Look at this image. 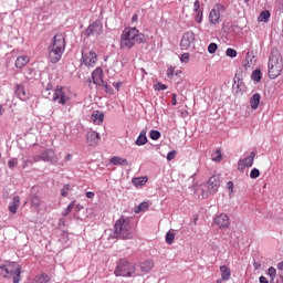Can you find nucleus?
I'll list each match as a JSON object with an SVG mask.
<instances>
[{
  "label": "nucleus",
  "instance_id": "f257e3e1",
  "mask_svg": "<svg viewBox=\"0 0 283 283\" xmlns=\"http://www.w3.org/2000/svg\"><path fill=\"white\" fill-rule=\"evenodd\" d=\"M136 43H147V38L136 28H126L120 36V48L132 50Z\"/></svg>",
  "mask_w": 283,
  "mask_h": 283
},
{
  "label": "nucleus",
  "instance_id": "f03ea898",
  "mask_svg": "<svg viewBox=\"0 0 283 283\" xmlns=\"http://www.w3.org/2000/svg\"><path fill=\"white\" fill-rule=\"evenodd\" d=\"M283 72V59L277 51H273L268 63V76L272 81H275L277 76H282Z\"/></svg>",
  "mask_w": 283,
  "mask_h": 283
},
{
  "label": "nucleus",
  "instance_id": "7ed1b4c3",
  "mask_svg": "<svg viewBox=\"0 0 283 283\" xmlns=\"http://www.w3.org/2000/svg\"><path fill=\"white\" fill-rule=\"evenodd\" d=\"M115 233L117 238L122 240H132L134 238V231L132 230V221L129 218L119 217V219L115 222L114 226Z\"/></svg>",
  "mask_w": 283,
  "mask_h": 283
},
{
  "label": "nucleus",
  "instance_id": "20e7f679",
  "mask_svg": "<svg viewBox=\"0 0 283 283\" xmlns=\"http://www.w3.org/2000/svg\"><path fill=\"white\" fill-rule=\"evenodd\" d=\"M0 271L4 277H13V283L21 282V265L17 262H6L0 266Z\"/></svg>",
  "mask_w": 283,
  "mask_h": 283
},
{
  "label": "nucleus",
  "instance_id": "39448f33",
  "mask_svg": "<svg viewBox=\"0 0 283 283\" xmlns=\"http://www.w3.org/2000/svg\"><path fill=\"white\" fill-rule=\"evenodd\" d=\"M134 273H136V265L125 259L119 260L114 270L115 277H132Z\"/></svg>",
  "mask_w": 283,
  "mask_h": 283
},
{
  "label": "nucleus",
  "instance_id": "423d86ee",
  "mask_svg": "<svg viewBox=\"0 0 283 283\" xmlns=\"http://www.w3.org/2000/svg\"><path fill=\"white\" fill-rule=\"evenodd\" d=\"M52 101L59 105H67L70 103V90L63 86H56Z\"/></svg>",
  "mask_w": 283,
  "mask_h": 283
},
{
  "label": "nucleus",
  "instance_id": "0eeeda50",
  "mask_svg": "<svg viewBox=\"0 0 283 283\" xmlns=\"http://www.w3.org/2000/svg\"><path fill=\"white\" fill-rule=\"evenodd\" d=\"M220 12H224V6L216 4L213 9H211L209 13V23L210 25H220L222 21V15Z\"/></svg>",
  "mask_w": 283,
  "mask_h": 283
},
{
  "label": "nucleus",
  "instance_id": "6e6552de",
  "mask_svg": "<svg viewBox=\"0 0 283 283\" xmlns=\"http://www.w3.org/2000/svg\"><path fill=\"white\" fill-rule=\"evenodd\" d=\"M82 61L86 67H94V65H96V63L98 62V55L93 50H91V51L83 50L82 51Z\"/></svg>",
  "mask_w": 283,
  "mask_h": 283
},
{
  "label": "nucleus",
  "instance_id": "1a4fd4ad",
  "mask_svg": "<svg viewBox=\"0 0 283 283\" xmlns=\"http://www.w3.org/2000/svg\"><path fill=\"white\" fill-rule=\"evenodd\" d=\"M49 48H51L52 50H57L60 52H65V36L63 35V33H56Z\"/></svg>",
  "mask_w": 283,
  "mask_h": 283
},
{
  "label": "nucleus",
  "instance_id": "9d476101",
  "mask_svg": "<svg viewBox=\"0 0 283 283\" xmlns=\"http://www.w3.org/2000/svg\"><path fill=\"white\" fill-rule=\"evenodd\" d=\"M102 32H103V23L99 20H97L87 27V29L84 31V34L86 36H92V35L98 36V34H101Z\"/></svg>",
  "mask_w": 283,
  "mask_h": 283
},
{
  "label": "nucleus",
  "instance_id": "9b49d317",
  "mask_svg": "<svg viewBox=\"0 0 283 283\" xmlns=\"http://www.w3.org/2000/svg\"><path fill=\"white\" fill-rule=\"evenodd\" d=\"M193 41H196V34L192 31L186 32L181 38V50H189Z\"/></svg>",
  "mask_w": 283,
  "mask_h": 283
},
{
  "label": "nucleus",
  "instance_id": "f8f14e48",
  "mask_svg": "<svg viewBox=\"0 0 283 283\" xmlns=\"http://www.w3.org/2000/svg\"><path fill=\"white\" fill-rule=\"evenodd\" d=\"M209 193H218V189H220V176L213 175L207 182Z\"/></svg>",
  "mask_w": 283,
  "mask_h": 283
},
{
  "label": "nucleus",
  "instance_id": "ddd939ff",
  "mask_svg": "<svg viewBox=\"0 0 283 283\" xmlns=\"http://www.w3.org/2000/svg\"><path fill=\"white\" fill-rule=\"evenodd\" d=\"M86 140L91 147H96V145H98L101 142V134H98L96 130H88L86 134Z\"/></svg>",
  "mask_w": 283,
  "mask_h": 283
},
{
  "label": "nucleus",
  "instance_id": "4468645a",
  "mask_svg": "<svg viewBox=\"0 0 283 283\" xmlns=\"http://www.w3.org/2000/svg\"><path fill=\"white\" fill-rule=\"evenodd\" d=\"M30 205L32 211H34L35 213H41V205H43V200L38 195L31 196Z\"/></svg>",
  "mask_w": 283,
  "mask_h": 283
},
{
  "label": "nucleus",
  "instance_id": "2eb2a0df",
  "mask_svg": "<svg viewBox=\"0 0 283 283\" xmlns=\"http://www.w3.org/2000/svg\"><path fill=\"white\" fill-rule=\"evenodd\" d=\"M214 224H218L219 229H227L229 228L230 221L229 216L226 213H221L214 218Z\"/></svg>",
  "mask_w": 283,
  "mask_h": 283
},
{
  "label": "nucleus",
  "instance_id": "dca6fc26",
  "mask_svg": "<svg viewBox=\"0 0 283 283\" xmlns=\"http://www.w3.org/2000/svg\"><path fill=\"white\" fill-rule=\"evenodd\" d=\"M63 56V51L52 49L49 46V61L50 63H59Z\"/></svg>",
  "mask_w": 283,
  "mask_h": 283
},
{
  "label": "nucleus",
  "instance_id": "f3484780",
  "mask_svg": "<svg viewBox=\"0 0 283 283\" xmlns=\"http://www.w3.org/2000/svg\"><path fill=\"white\" fill-rule=\"evenodd\" d=\"M92 81L94 85H105V81H103V69L97 67L96 70L93 71L92 73Z\"/></svg>",
  "mask_w": 283,
  "mask_h": 283
},
{
  "label": "nucleus",
  "instance_id": "a211bd4d",
  "mask_svg": "<svg viewBox=\"0 0 283 283\" xmlns=\"http://www.w3.org/2000/svg\"><path fill=\"white\" fill-rule=\"evenodd\" d=\"M42 160L44 163H59V158L56 157V153L52 149H46L42 153Z\"/></svg>",
  "mask_w": 283,
  "mask_h": 283
},
{
  "label": "nucleus",
  "instance_id": "6ab92c4d",
  "mask_svg": "<svg viewBox=\"0 0 283 283\" xmlns=\"http://www.w3.org/2000/svg\"><path fill=\"white\" fill-rule=\"evenodd\" d=\"M15 94L18 98H20V101H28V98H30V96L25 92V86H23V84L15 85Z\"/></svg>",
  "mask_w": 283,
  "mask_h": 283
},
{
  "label": "nucleus",
  "instance_id": "aec40b11",
  "mask_svg": "<svg viewBox=\"0 0 283 283\" xmlns=\"http://www.w3.org/2000/svg\"><path fill=\"white\" fill-rule=\"evenodd\" d=\"M254 160H255V151H251L250 156L239 161V167H253Z\"/></svg>",
  "mask_w": 283,
  "mask_h": 283
},
{
  "label": "nucleus",
  "instance_id": "412c9836",
  "mask_svg": "<svg viewBox=\"0 0 283 283\" xmlns=\"http://www.w3.org/2000/svg\"><path fill=\"white\" fill-rule=\"evenodd\" d=\"M104 118H105V114L98 111H94L91 115V120L94 123V125H102Z\"/></svg>",
  "mask_w": 283,
  "mask_h": 283
},
{
  "label": "nucleus",
  "instance_id": "4be33fe9",
  "mask_svg": "<svg viewBox=\"0 0 283 283\" xmlns=\"http://www.w3.org/2000/svg\"><path fill=\"white\" fill-rule=\"evenodd\" d=\"M219 271L221 273V280L223 282H229L231 280V269L227 265H221L219 268Z\"/></svg>",
  "mask_w": 283,
  "mask_h": 283
},
{
  "label": "nucleus",
  "instance_id": "5701e85b",
  "mask_svg": "<svg viewBox=\"0 0 283 283\" xmlns=\"http://www.w3.org/2000/svg\"><path fill=\"white\" fill-rule=\"evenodd\" d=\"M260 101H262V95H260V93L253 94L250 98L251 109H258V107H260Z\"/></svg>",
  "mask_w": 283,
  "mask_h": 283
},
{
  "label": "nucleus",
  "instance_id": "b1692460",
  "mask_svg": "<svg viewBox=\"0 0 283 283\" xmlns=\"http://www.w3.org/2000/svg\"><path fill=\"white\" fill-rule=\"evenodd\" d=\"M28 63H30L29 56L27 55L18 56L15 60V67H18V70H22V67H25V65H28Z\"/></svg>",
  "mask_w": 283,
  "mask_h": 283
},
{
  "label": "nucleus",
  "instance_id": "393cba45",
  "mask_svg": "<svg viewBox=\"0 0 283 283\" xmlns=\"http://www.w3.org/2000/svg\"><path fill=\"white\" fill-rule=\"evenodd\" d=\"M19 207H21V197L15 196L12 199V205L9 206L10 213H17V211H19Z\"/></svg>",
  "mask_w": 283,
  "mask_h": 283
},
{
  "label": "nucleus",
  "instance_id": "a878e982",
  "mask_svg": "<svg viewBox=\"0 0 283 283\" xmlns=\"http://www.w3.org/2000/svg\"><path fill=\"white\" fill-rule=\"evenodd\" d=\"M135 145H137L138 147L143 146V145H147V130L143 129L139 134V136L137 137Z\"/></svg>",
  "mask_w": 283,
  "mask_h": 283
},
{
  "label": "nucleus",
  "instance_id": "bb28decb",
  "mask_svg": "<svg viewBox=\"0 0 283 283\" xmlns=\"http://www.w3.org/2000/svg\"><path fill=\"white\" fill-rule=\"evenodd\" d=\"M154 269V261L151 260H146L140 264V271L143 273H149Z\"/></svg>",
  "mask_w": 283,
  "mask_h": 283
},
{
  "label": "nucleus",
  "instance_id": "cd10ccee",
  "mask_svg": "<svg viewBox=\"0 0 283 283\" xmlns=\"http://www.w3.org/2000/svg\"><path fill=\"white\" fill-rule=\"evenodd\" d=\"M111 165L125 166L129 165V161L126 158L114 156L111 158Z\"/></svg>",
  "mask_w": 283,
  "mask_h": 283
},
{
  "label": "nucleus",
  "instance_id": "c85d7f7f",
  "mask_svg": "<svg viewBox=\"0 0 283 283\" xmlns=\"http://www.w3.org/2000/svg\"><path fill=\"white\" fill-rule=\"evenodd\" d=\"M269 19H271V12L265 10V11H262L258 18V21L260 23H269Z\"/></svg>",
  "mask_w": 283,
  "mask_h": 283
},
{
  "label": "nucleus",
  "instance_id": "c756f323",
  "mask_svg": "<svg viewBox=\"0 0 283 283\" xmlns=\"http://www.w3.org/2000/svg\"><path fill=\"white\" fill-rule=\"evenodd\" d=\"M253 65H255V56L251 57V53H247V60L244 63L245 70H251V67H253Z\"/></svg>",
  "mask_w": 283,
  "mask_h": 283
},
{
  "label": "nucleus",
  "instance_id": "7c9ffc66",
  "mask_svg": "<svg viewBox=\"0 0 283 283\" xmlns=\"http://www.w3.org/2000/svg\"><path fill=\"white\" fill-rule=\"evenodd\" d=\"M147 177H137L133 179V185L135 187H143L145 185H147Z\"/></svg>",
  "mask_w": 283,
  "mask_h": 283
},
{
  "label": "nucleus",
  "instance_id": "2f4dec72",
  "mask_svg": "<svg viewBox=\"0 0 283 283\" xmlns=\"http://www.w3.org/2000/svg\"><path fill=\"white\" fill-rule=\"evenodd\" d=\"M149 209V202L144 201L135 208V213H143Z\"/></svg>",
  "mask_w": 283,
  "mask_h": 283
},
{
  "label": "nucleus",
  "instance_id": "473e14b6",
  "mask_svg": "<svg viewBox=\"0 0 283 283\" xmlns=\"http://www.w3.org/2000/svg\"><path fill=\"white\" fill-rule=\"evenodd\" d=\"M251 78L254 81V83H260L262 81V71L254 70L252 72Z\"/></svg>",
  "mask_w": 283,
  "mask_h": 283
},
{
  "label": "nucleus",
  "instance_id": "72a5a7b5",
  "mask_svg": "<svg viewBox=\"0 0 283 283\" xmlns=\"http://www.w3.org/2000/svg\"><path fill=\"white\" fill-rule=\"evenodd\" d=\"M49 282H50V276L48 274H40L34 279V283H49Z\"/></svg>",
  "mask_w": 283,
  "mask_h": 283
},
{
  "label": "nucleus",
  "instance_id": "f704fd0d",
  "mask_svg": "<svg viewBox=\"0 0 283 283\" xmlns=\"http://www.w3.org/2000/svg\"><path fill=\"white\" fill-rule=\"evenodd\" d=\"M196 193L200 195L201 198L205 199V198H209V195H210L211 192H209V190L206 191L205 188H202V186H198V187L196 188Z\"/></svg>",
  "mask_w": 283,
  "mask_h": 283
},
{
  "label": "nucleus",
  "instance_id": "c9c22d12",
  "mask_svg": "<svg viewBox=\"0 0 283 283\" xmlns=\"http://www.w3.org/2000/svg\"><path fill=\"white\" fill-rule=\"evenodd\" d=\"M75 205H76V201H72V202L67 206L66 210H64V211L62 212L63 218H65V217L70 216V213H72V211L74 210Z\"/></svg>",
  "mask_w": 283,
  "mask_h": 283
},
{
  "label": "nucleus",
  "instance_id": "e433bc0d",
  "mask_svg": "<svg viewBox=\"0 0 283 283\" xmlns=\"http://www.w3.org/2000/svg\"><path fill=\"white\" fill-rule=\"evenodd\" d=\"M174 240H176V234L174 232L169 231L166 234V242L167 244H174Z\"/></svg>",
  "mask_w": 283,
  "mask_h": 283
},
{
  "label": "nucleus",
  "instance_id": "4c0bfd02",
  "mask_svg": "<svg viewBox=\"0 0 283 283\" xmlns=\"http://www.w3.org/2000/svg\"><path fill=\"white\" fill-rule=\"evenodd\" d=\"M212 160L214 163H220V160H222V153L220 150H216L213 154H212Z\"/></svg>",
  "mask_w": 283,
  "mask_h": 283
},
{
  "label": "nucleus",
  "instance_id": "58836bf2",
  "mask_svg": "<svg viewBox=\"0 0 283 283\" xmlns=\"http://www.w3.org/2000/svg\"><path fill=\"white\" fill-rule=\"evenodd\" d=\"M227 56H230V59H235V56H238V51H235V49H227L226 51Z\"/></svg>",
  "mask_w": 283,
  "mask_h": 283
},
{
  "label": "nucleus",
  "instance_id": "ea45409f",
  "mask_svg": "<svg viewBox=\"0 0 283 283\" xmlns=\"http://www.w3.org/2000/svg\"><path fill=\"white\" fill-rule=\"evenodd\" d=\"M268 275H270V277L273 282V280H275V277L277 275V270H275V268H273V266L269 268Z\"/></svg>",
  "mask_w": 283,
  "mask_h": 283
},
{
  "label": "nucleus",
  "instance_id": "a19ab883",
  "mask_svg": "<svg viewBox=\"0 0 283 283\" xmlns=\"http://www.w3.org/2000/svg\"><path fill=\"white\" fill-rule=\"evenodd\" d=\"M218 51V44L216 43H210L208 45V52L209 54H216V52Z\"/></svg>",
  "mask_w": 283,
  "mask_h": 283
},
{
  "label": "nucleus",
  "instance_id": "79ce46f5",
  "mask_svg": "<svg viewBox=\"0 0 283 283\" xmlns=\"http://www.w3.org/2000/svg\"><path fill=\"white\" fill-rule=\"evenodd\" d=\"M149 137L151 140H158L160 138V132L158 130H150Z\"/></svg>",
  "mask_w": 283,
  "mask_h": 283
},
{
  "label": "nucleus",
  "instance_id": "37998d69",
  "mask_svg": "<svg viewBox=\"0 0 283 283\" xmlns=\"http://www.w3.org/2000/svg\"><path fill=\"white\" fill-rule=\"evenodd\" d=\"M250 178H252V180L260 178V170L258 168H253L250 172Z\"/></svg>",
  "mask_w": 283,
  "mask_h": 283
},
{
  "label": "nucleus",
  "instance_id": "c03bdc74",
  "mask_svg": "<svg viewBox=\"0 0 283 283\" xmlns=\"http://www.w3.org/2000/svg\"><path fill=\"white\" fill-rule=\"evenodd\" d=\"M154 90H156V92H160V91L167 90V85L158 82L157 84L154 85Z\"/></svg>",
  "mask_w": 283,
  "mask_h": 283
},
{
  "label": "nucleus",
  "instance_id": "a18cd8bd",
  "mask_svg": "<svg viewBox=\"0 0 283 283\" xmlns=\"http://www.w3.org/2000/svg\"><path fill=\"white\" fill-rule=\"evenodd\" d=\"M202 19H203L202 11H196L195 21H196L197 23H202Z\"/></svg>",
  "mask_w": 283,
  "mask_h": 283
},
{
  "label": "nucleus",
  "instance_id": "49530a36",
  "mask_svg": "<svg viewBox=\"0 0 283 283\" xmlns=\"http://www.w3.org/2000/svg\"><path fill=\"white\" fill-rule=\"evenodd\" d=\"M17 165H19V160L17 158H12L8 161L9 169H14Z\"/></svg>",
  "mask_w": 283,
  "mask_h": 283
},
{
  "label": "nucleus",
  "instance_id": "de8ad7c7",
  "mask_svg": "<svg viewBox=\"0 0 283 283\" xmlns=\"http://www.w3.org/2000/svg\"><path fill=\"white\" fill-rule=\"evenodd\" d=\"M67 191H70V184H66L63 186L62 190H61V196L63 198H67Z\"/></svg>",
  "mask_w": 283,
  "mask_h": 283
},
{
  "label": "nucleus",
  "instance_id": "09e8293b",
  "mask_svg": "<svg viewBox=\"0 0 283 283\" xmlns=\"http://www.w3.org/2000/svg\"><path fill=\"white\" fill-rule=\"evenodd\" d=\"M177 154H178V153H177L176 150L169 151V153L167 154V160H169V161L174 160V159L176 158Z\"/></svg>",
  "mask_w": 283,
  "mask_h": 283
},
{
  "label": "nucleus",
  "instance_id": "8fccbe9b",
  "mask_svg": "<svg viewBox=\"0 0 283 283\" xmlns=\"http://www.w3.org/2000/svg\"><path fill=\"white\" fill-rule=\"evenodd\" d=\"M180 61H181V63H189V53H184L180 56Z\"/></svg>",
  "mask_w": 283,
  "mask_h": 283
},
{
  "label": "nucleus",
  "instance_id": "3c124183",
  "mask_svg": "<svg viewBox=\"0 0 283 283\" xmlns=\"http://www.w3.org/2000/svg\"><path fill=\"white\" fill-rule=\"evenodd\" d=\"M102 87H105V91L107 94H114V88L109 87L107 85V83L104 82V84L102 85Z\"/></svg>",
  "mask_w": 283,
  "mask_h": 283
},
{
  "label": "nucleus",
  "instance_id": "603ef678",
  "mask_svg": "<svg viewBox=\"0 0 283 283\" xmlns=\"http://www.w3.org/2000/svg\"><path fill=\"white\" fill-rule=\"evenodd\" d=\"M227 188L229 190L230 196H233V181H228Z\"/></svg>",
  "mask_w": 283,
  "mask_h": 283
},
{
  "label": "nucleus",
  "instance_id": "864d4df0",
  "mask_svg": "<svg viewBox=\"0 0 283 283\" xmlns=\"http://www.w3.org/2000/svg\"><path fill=\"white\" fill-rule=\"evenodd\" d=\"M193 8H195V12H202V10H200V1L196 0Z\"/></svg>",
  "mask_w": 283,
  "mask_h": 283
},
{
  "label": "nucleus",
  "instance_id": "5fc2aeb1",
  "mask_svg": "<svg viewBox=\"0 0 283 283\" xmlns=\"http://www.w3.org/2000/svg\"><path fill=\"white\" fill-rule=\"evenodd\" d=\"M43 160V155H36L33 157V163H41Z\"/></svg>",
  "mask_w": 283,
  "mask_h": 283
},
{
  "label": "nucleus",
  "instance_id": "6e6d98bb",
  "mask_svg": "<svg viewBox=\"0 0 283 283\" xmlns=\"http://www.w3.org/2000/svg\"><path fill=\"white\" fill-rule=\"evenodd\" d=\"M114 87H116V90H120V87H123V82H117L113 84Z\"/></svg>",
  "mask_w": 283,
  "mask_h": 283
},
{
  "label": "nucleus",
  "instance_id": "4d7b16f0",
  "mask_svg": "<svg viewBox=\"0 0 283 283\" xmlns=\"http://www.w3.org/2000/svg\"><path fill=\"white\" fill-rule=\"evenodd\" d=\"M259 282L260 283H269V280L265 276H260Z\"/></svg>",
  "mask_w": 283,
  "mask_h": 283
},
{
  "label": "nucleus",
  "instance_id": "13d9d810",
  "mask_svg": "<svg viewBox=\"0 0 283 283\" xmlns=\"http://www.w3.org/2000/svg\"><path fill=\"white\" fill-rule=\"evenodd\" d=\"M94 192H92V191H87L86 192V198H88V199H91L92 200V198H94Z\"/></svg>",
  "mask_w": 283,
  "mask_h": 283
},
{
  "label": "nucleus",
  "instance_id": "bf43d9fd",
  "mask_svg": "<svg viewBox=\"0 0 283 283\" xmlns=\"http://www.w3.org/2000/svg\"><path fill=\"white\" fill-rule=\"evenodd\" d=\"M172 105H178V101L176 99V94H172Z\"/></svg>",
  "mask_w": 283,
  "mask_h": 283
},
{
  "label": "nucleus",
  "instance_id": "052dcab7",
  "mask_svg": "<svg viewBox=\"0 0 283 283\" xmlns=\"http://www.w3.org/2000/svg\"><path fill=\"white\" fill-rule=\"evenodd\" d=\"M277 270L283 271V261L277 264Z\"/></svg>",
  "mask_w": 283,
  "mask_h": 283
},
{
  "label": "nucleus",
  "instance_id": "680f3d73",
  "mask_svg": "<svg viewBox=\"0 0 283 283\" xmlns=\"http://www.w3.org/2000/svg\"><path fill=\"white\" fill-rule=\"evenodd\" d=\"M132 21H133V23H135L136 21H138V15H137V14H134L133 18H132Z\"/></svg>",
  "mask_w": 283,
  "mask_h": 283
},
{
  "label": "nucleus",
  "instance_id": "e2e57ef3",
  "mask_svg": "<svg viewBox=\"0 0 283 283\" xmlns=\"http://www.w3.org/2000/svg\"><path fill=\"white\" fill-rule=\"evenodd\" d=\"M168 74H170L172 76L174 75V69L170 67Z\"/></svg>",
  "mask_w": 283,
  "mask_h": 283
},
{
  "label": "nucleus",
  "instance_id": "0e129e2a",
  "mask_svg": "<svg viewBox=\"0 0 283 283\" xmlns=\"http://www.w3.org/2000/svg\"><path fill=\"white\" fill-rule=\"evenodd\" d=\"M254 269H260V263H254Z\"/></svg>",
  "mask_w": 283,
  "mask_h": 283
},
{
  "label": "nucleus",
  "instance_id": "69168bd1",
  "mask_svg": "<svg viewBox=\"0 0 283 283\" xmlns=\"http://www.w3.org/2000/svg\"><path fill=\"white\" fill-rule=\"evenodd\" d=\"M76 211H81V206L80 205L76 206Z\"/></svg>",
  "mask_w": 283,
  "mask_h": 283
},
{
  "label": "nucleus",
  "instance_id": "338daca9",
  "mask_svg": "<svg viewBox=\"0 0 283 283\" xmlns=\"http://www.w3.org/2000/svg\"><path fill=\"white\" fill-rule=\"evenodd\" d=\"M3 111V106L0 105V116H1V112Z\"/></svg>",
  "mask_w": 283,
  "mask_h": 283
},
{
  "label": "nucleus",
  "instance_id": "774afa93",
  "mask_svg": "<svg viewBox=\"0 0 283 283\" xmlns=\"http://www.w3.org/2000/svg\"><path fill=\"white\" fill-rule=\"evenodd\" d=\"M245 1V3H249V1H251V0H244Z\"/></svg>",
  "mask_w": 283,
  "mask_h": 283
}]
</instances>
